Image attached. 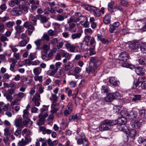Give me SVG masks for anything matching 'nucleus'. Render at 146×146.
<instances>
[{
    "label": "nucleus",
    "instance_id": "nucleus-1",
    "mask_svg": "<svg viewBox=\"0 0 146 146\" xmlns=\"http://www.w3.org/2000/svg\"><path fill=\"white\" fill-rule=\"evenodd\" d=\"M117 120H113L110 119L104 120L102 121L99 127V129L101 131L108 130L111 129V126L117 124Z\"/></svg>",
    "mask_w": 146,
    "mask_h": 146
},
{
    "label": "nucleus",
    "instance_id": "nucleus-2",
    "mask_svg": "<svg viewBox=\"0 0 146 146\" xmlns=\"http://www.w3.org/2000/svg\"><path fill=\"white\" fill-rule=\"evenodd\" d=\"M61 65L62 63L59 62H56L55 66L52 64L50 65V70H49L47 71V75L50 76H54Z\"/></svg>",
    "mask_w": 146,
    "mask_h": 146
},
{
    "label": "nucleus",
    "instance_id": "nucleus-3",
    "mask_svg": "<svg viewBox=\"0 0 146 146\" xmlns=\"http://www.w3.org/2000/svg\"><path fill=\"white\" fill-rule=\"evenodd\" d=\"M90 61L92 64L93 65L95 66L96 69L98 67L101 65L102 63L101 61L98 59L96 57H91Z\"/></svg>",
    "mask_w": 146,
    "mask_h": 146
},
{
    "label": "nucleus",
    "instance_id": "nucleus-4",
    "mask_svg": "<svg viewBox=\"0 0 146 146\" xmlns=\"http://www.w3.org/2000/svg\"><path fill=\"white\" fill-rule=\"evenodd\" d=\"M48 116V115L47 113H40L38 116L39 119L37 122V124L38 125H41L44 124L45 118Z\"/></svg>",
    "mask_w": 146,
    "mask_h": 146
},
{
    "label": "nucleus",
    "instance_id": "nucleus-5",
    "mask_svg": "<svg viewBox=\"0 0 146 146\" xmlns=\"http://www.w3.org/2000/svg\"><path fill=\"white\" fill-rule=\"evenodd\" d=\"M23 11L21 6L14 7L11 11V13L12 15L17 16L21 15Z\"/></svg>",
    "mask_w": 146,
    "mask_h": 146
},
{
    "label": "nucleus",
    "instance_id": "nucleus-6",
    "mask_svg": "<svg viewBox=\"0 0 146 146\" xmlns=\"http://www.w3.org/2000/svg\"><path fill=\"white\" fill-rule=\"evenodd\" d=\"M31 141V138L25 137V139L23 138L18 141L17 146H25V145L29 144Z\"/></svg>",
    "mask_w": 146,
    "mask_h": 146
},
{
    "label": "nucleus",
    "instance_id": "nucleus-7",
    "mask_svg": "<svg viewBox=\"0 0 146 146\" xmlns=\"http://www.w3.org/2000/svg\"><path fill=\"white\" fill-rule=\"evenodd\" d=\"M138 119L136 120H132L131 121V125L132 127L137 129L140 127L141 125V122L140 121V119L139 117H137Z\"/></svg>",
    "mask_w": 146,
    "mask_h": 146
},
{
    "label": "nucleus",
    "instance_id": "nucleus-8",
    "mask_svg": "<svg viewBox=\"0 0 146 146\" xmlns=\"http://www.w3.org/2000/svg\"><path fill=\"white\" fill-rule=\"evenodd\" d=\"M69 24V27H65V29L66 31H69L72 33L75 32L76 30L75 28V24L74 23H68Z\"/></svg>",
    "mask_w": 146,
    "mask_h": 146
},
{
    "label": "nucleus",
    "instance_id": "nucleus-9",
    "mask_svg": "<svg viewBox=\"0 0 146 146\" xmlns=\"http://www.w3.org/2000/svg\"><path fill=\"white\" fill-rule=\"evenodd\" d=\"M96 70L97 69L95 66L93 65L92 64L91 62H90L89 66L86 68V71L88 74L94 72H96Z\"/></svg>",
    "mask_w": 146,
    "mask_h": 146
},
{
    "label": "nucleus",
    "instance_id": "nucleus-10",
    "mask_svg": "<svg viewBox=\"0 0 146 146\" xmlns=\"http://www.w3.org/2000/svg\"><path fill=\"white\" fill-rule=\"evenodd\" d=\"M138 115V112L137 111L132 110L129 113V115L128 116V118L131 119L137 118Z\"/></svg>",
    "mask_w": 146,
    "mask_h": 146
},
{
    "label": "nucleus",
    "instance_id": "nucleus-11",
    "mask_svg": "<svg viewBox=\"0 0 146 146\" xmlns=\"http://www.w3.org/2000/svg\"><path fill=\"white\" fill-rule=\"evenodd\" d=\"M65 46L66 48L72 52H74L75 49V46L73 44H71L70 43L66 42L65 43Z\"/></svg>",
    "mask_w": 146,
    "mask_h": 146
},
{
    "label": "nucleus",
    "instance_id": "nucleus-12",
    "mask_svg": "<svg viewBox=\"0 0 146 146\" xmlns=\"http://www.w3.org/2000/svg\"><path fill=\"white\" fill-rule=\"evenodd\" d=\"M15 125L16 127H19L23 128V127L22 119L21 118L16 119L15 121Z\"/></svg>",
    "mask_w": 146,
    "mask_h": 146
},
{
    "label": "nucleus",
    "instance_id": "nucleus-13",
    "mask_svg": "<svg viewBox=\"0 0 146 146\" xmlns=\"http://www.w3.org/2000/svg\"><path fill=\"white\" fill-rule=\"evenodd\" d=\"M31 22H29L28 21H26L23 24V26L25 28L28 29L29 30L34 31L35 28Z\"/></svg>",
    "mask_w": 146,
    "mask_h": 146
},
{
    "label": "nucleus",
    "instance_id": "nucleus-14",
    "mask_svg": "<svg viewBox=\"0 0 146 146\" xmlns=\"http://www.w3.org/2000/svg\"><path fill=\"white\" fill-rule=\"evenodd\" d=\"M117 127L119 131L124 132L125 133L127 130V127L126 125L123 124H118L117 126Z\"/></svg>",
    "mask_w": 146,
    "mask_h": 146
},
{
    "label": "nucleus",
    "instance_id": "nucleus-15",
    "mask_svg": "<svg viewBox=\"0 0 146 146\" xmlns=\"http://www.w3.org/2000/svg\"><path fill=\"white\" fill-rule=\"evenodd\" d=\"M125 133L128 134L131 137H133L136 134V131L134 129H129L127 128Z\"/></svg>",
    "mask_w": 146,
    "mask_h": 146
},
{
    "label": "nucleus",
    "instance_id": "nucleus-16",
    "mask_svg": "<svg viewBox=\"0 0 146 146\" xmlns=\"http://www.w3.org/2000/svg\"><path fill=\"white\" fill-rule=\"evenodd\" d=\"M63 69L65 71H67L72 68L74 66V64L71 62H69L67 64L63 65Z\"/></svg>",
    "mask_w": 146,
    "mask_h": 146
},
{
    "label": "nucleus",
    "instance_id": "nucleus-17",
    "mask_svg": "<svg viewBox=\"0 0 146 146\" xmlns=\"http://www.w3.org/2000/svg\"><path fill=\"white\" fill-rule=\"evenodd\" d=\"M109 82L110 84L114 86H118L119 84V81L117 80L114 77H111L109 79Z\"/></svg>",
    "mask_w": 146,
    "mask_h": 146
},
{
    "label": "nucleus",
    "instance_id": "nucleus-18",
    "mask_svg": "<svg viewBox=\"0 0 146 146\" xmlns=\"http://www.w3.org/2000/svg\"><path fill=\"white\" fill-rule=\"evenodd\" d=\"M135 70L138 75L140 76H142L145 72L144 69L139 67L135 68Z\"/></svg>",
    "mask_w": 146,
    "mask_h": 146
},
{
    "label": "nucleus",
    "instance_id": "nucleus-19",
    "mask_svg": "<svg viewBox=\"0 0 146 146\" xmlns=\"http://www.w3.org/2000/svg\"><path fill=\"white\" fill-rule=\"evenodd\" d=\"M105 100L106 102H111L114 100L113 93H107L106 96L105 97Z\"/></svg>",
    "mask_w": 146,
    "mask_h": 146
},
{
    "label": "nucleus",
    "instance_id": "nucleus-20",
    "mask_svg": "<svg viewBox=\"0 0 146 146\" xmlns=\"http://www.w3.org/2000/svg\"><path fill=\"white\" fill-rule=\"evenodd\" d=\"M128 55L127 54L126 52H122L119 55V59L120 60L126 61L128 59Z\"/></svg>",
    "mask_w": 146,
    "mask_h": 146
},
{
    "label": "nucleus",
    "instance_id": "nucleus-21",
    "mask_svg": "<svg viewBox=\"0 0 146 146\" xmlns=\"http://www.w3.org/2000/svg\"><path fill=\"white\" fill-rule=\"evenodd\" d=\"M39 130L42 131V134L44 135L46 134H50L51 133L52 131L49 129H46L43 126H40L39 127Z\"/></svg>",
    "mask_w": 146,
    "mask_h": 146
},
{
    "label": "nucleus",
    "instance_id": "nucleus-22",
    "mask_svg": "<svg viewBox=\"0 0 146 146\" xmlns=\"http://www.w3.org/2000/svg\"><path fill=\"white\" fill-rule=\"evenodd\" d=\"M91 12L94 13V15L96 17H99L101 15L100 13V10L98 9L97 7L93 6L91 8Z\"/></svg>",
    "mask_w": 146,
    "mask_h": 146
},
{
    "label": "nucleus",
    "instance_id": "nucleus-23",
    "mask_svg": "<svg viewBox=\"0 0 146 146\" xmlns=\"http://www.w3.org/2000/svg\"><path fill=\"white\" fill-rule=\"evenodd\" d=\"M88 43L86 41H83L80 44L81 49L83 50H86L88 48Z\"/></svg>",
    "mask_w": 146,
    "mask_h": 146
},
{
    "label": "nucleus",
    "instance_id": "nucleus-24",
    "mask_svg": "<svg viewBox=\"0 0 146 146\" xmlns=\"http://www.w3.org/2000/svg\"><path fill=\"white\" fill-rule=\"evenodd\" d=\"M46 142L49 146H56L58 143V141L55 140L52 141L50 139H48L46 140Z\"/></svg>",
    "mask_w": 146,
    "mask_h": 146
},
{
    "label": "nucleus",
    "instance_id": "nucleus-25",
    "mask_svg": "<svg viewBox=\"0 0 146 146\" xmlns=\"http://www.w3.org/2000/svg\"><path fill=\"white\" fill-rule=\"evenodd\" d=\"M140 117H138L140 119L142 118H146V110L142 109L139 111Z\"/></svg>",
    "mask_w": 146,
    "mask_h": 146
},
{
    "label": "nucleus",
    "instance_id": "nucleus-26",
    "mask_svg": "<svg viewBox=\"0 0 146 146\" xmlns=\"http://www.w3.org/2000/svg\"><path fill=\"white\" fill-rule=\"evenodd\" d=\"M21 1V0H11L9 3V5L11 7H13L15 4L19 5Z\"/></svg>",
    "mask_w": 146,
    "mask_h": 146
},
{
    "label": "nucleus",
    "instance_id": "nucleus-27",
    "mask_svg": "<svg viewBox=\"0 0 146 146\" xmlns=\"http://www.w3.org/2000/svg\"><path fill=\"white\" fill-rule=\"evenodd\" d=\"M122 66L123 67L129 68L132 69L134 68V67L131 64L128 63L127 61L123 62L122 64Z\"/></svg>",
    "mask_w": 146,
    "mask_h": 146
},
{
    "label": "nucleus",
    "instance_id": "nucleus-28",
    "mask_svg": "<svg viewBox=\"0 0 146 146\" xmlns=\"http://www.w3.org/2000/svg\"><path fill=\"white\" fill-rule=\"evenodd\" d=\"M139 41H136L130 45V47L132 49H136L139 47Z\"/></svg>",
    "mask_w": 146,
    "mask_h": 146
},
{
    "label": "nucleus",
    "instance_id": "nucleus-29",
    "mask_svg": "<svg viewBox=\"0 0 146 146\" xmlns=\"http://www.w3.org/2000/svg\"><path fill=\"white\" fill-rule=\"evenodd\" d=\"M141 82H138L137 80L135 81H134L133 83V86H132V88H136L137 89H139L141 88Z\"/></svg>",
    "mask_w": 146,
    "mask_h": 146
},
{
    "label": "nucleus",
    "instance_id": "nucleus-30",
    "mask_svg": "<svg viewBox=\"0 0 146 146\" xmlns=\"http://www.w3.org/2000/svg\"><path fill=\"white\" fill-rule=\"evenodd\" d=\"M15 28L16 31V33H20L23 32V30L24 29L22 26H21L20 25L16 26L15 27Z\"/></svg>",
    "mask_w": 146,
    "mask_h": 146
},
{
    "label": "nucleus",
    "instance_id": "nucleus-31",
    "mask_svg": "<svg viewBox=\"0 0 146 146\" xmlns=\"http://www.w3.org/2000/svg\"><path fill=\"white\" fill-rule=\"evenodd\" d=\"M23 125L27 126L28 124H30L32 125L33 123V121H31L30 119H27L26 120H25L23 122Z\"/></svg>",
    "mask_w": 146,
    "mask_h": 146
},
{
    "label": "nucleus",
    "instance_id": "nucleus-32",
    "mask_svg": "<svg viewBox=\"0 0 146 146\" xmlns=\"http://www.w3.org/2000/svg\"><path fill=\"white\" fill-rule=\"evenodd\" d=\"M77 21V18L75 19L72 17H71L67 19V23H75Z\"/></svg>",
    "mask_w": 146,
    "mask_h": 146
},
{
    "label": "nucleus",
    "instance_id": "nucleus-33",
    "mask_svg": "<svg viewBox=\"0 0 146 146\" xmlns=\"http://www.w3.org/2000/svg\"><path fill=\"white\" fill-rule=\"evenodd\" d=\"M41 70L42 69L40 68H36L34 69L33 72L35 75H37L41 73Z\"/></svg>",
    "mask_w": 146,
    "mask_h": 146
},
{
    "label": "nucleus",
    "instance_id": "nucleus-34",
    "mask_svg": "<svg viewBox=\"0 0 146 146\" xmlns=\"http://www.w3.org/2000/svg\"><path fill=\"white\" fill-rule=\"evenodd\" d=\"M7 9V6L5 3H3L0 5V14H1L3 12Z\"/></svg>",
    "mask_w": 146,
    "mask_h": 146
},
{
    "label": "nucleus",
    "instance_id": "nucleus-35",
    "mask_svg": "<svg viewBox=\"0 0 146 146\" xmlns=\"http://www.w3.org/2000/svg\"><path fill=\"white\" fill-rule=\"evenodd\" d=\"M114 99H121V94L119 92H116L113 93Z\"/></svg>",
    "mask_w": 146,
    "mask_h": 146
},
{
    "label": "nucleus",
    "instance_id": "nucleus-36",
    "mask_svg": "<svg viewBox=\"0 0 146 146\" xmlns=\"http://www.w3.org/2000/svg\"><path fill=\"white\" fill-rule=\"evenodd\" d=\"M95 45L91 46L89 49L90 55H92L96 54V52L94 51L95 49Z\"/></svg>",
    "mask_w": 146,
    "mask_h": 146
},
{
    "label": "nucleus",
    "instance_id": "nucleus-37",
    "mask_svg": "<svg viewBox=\"0 0 146 146\" xmlns=\"http://www.w3.org/2000/svg\"><path fill=\"white\" fill-rule=\"evenodd\" d=\"M42 76H38V75H36L34 77V80L36 81H39V82L40 83H42Z\"/></svg>",
    "mask_w": 146,
    "mask_h": 146
},
{
    "label": "nucleus",
    "instance_id": "nucleus-38",
    "mask_svg": "<svg viewBox=\"0 0 146 146\" xmlns=\"http://www.w3.org/2000/svg\"><path fill=\"white\" fill-rule=\"evenodd\" d=\"M81 36V34L80 33H76L72 34L71 37L73 39L79 38Z\"/></svg>",
    "mask_w": 146,
    "mask_h": 146
},
{
    "label": "nucleus",
    "instance_id": "nucleus-39",
    "mask_svg": "<svg viewBox=\"0 0 146 146\" xmlns=\"http://www.w3.org/2000/svg\"><path fill=\"white\" fill-rule=\"evenodd\" d=\"M120 114L123 117H126L128 118V116L129 115V113L125 111L121 110L120 112Z\"/></svg>",
    "mask_w": 146,
    "mask_h": 146
},
{
    "label": "nucleus",
    "instance_id": "nucleus-40",
    "mask_svg": "<svg viewBox=\"0 0 146 146\" xmlns=\"http://www.w3.org/2000/svg\"><path fill=\"white\" fill-rule=\"evenodd\" d=\"M29 116V111L27 110H23V117L24 119H27L28 118Z\"/></svg>",
    "mask_w": 146,
    "mask_h": 146
},
{
    "label": "nucleus",
    "instance_id": "nucleus-41",
    "mask_svg": "<svg viewBox=\"0 0 146 146\" xmlns=\"http://www.w3.org/2000/svg\"><path fill=\"white\" fill-rule=\"evenodd\" d=\"M69 120L70 121H73L76 119H78V114H76L75 115L70 116L69 117Z\"/></svg>",
    "mask_w": 146,
    "mask_h": 146
},
{
    "label": "nucleus",
    "instance_id": "nucleus-42",
    "mask_svg": "<svg viewBox=\"0 0 146 146\" xmlns=\"http://www.w3.org/2000/svg\"><path fill=\"white\" fill-rule=\"evenodd\" d=\"M15 24V23L14 21H9L7 22L6 24L7 27L9 28L12 27Z\"/></svg>",
    "mask_w": 146,
    "mask_h": 146
},
{
    "label": "nucleus",
    "instance_id": "nucleus-43",
    "mask_svg": "<svg viewBox=\"0 0 146 146\" xmlns=\"http://www.w3.org/2000/svg\"><path fill=\"white\" fill-rule=\"evenodd\" d=\"M65 19L64 16L61 15H57L56 17V20L59 21H63Z\"/></svg>",
    "mask_w": 146,
    "mask_h": 146
},
{
    "label": "nucleus",
    "instance_id": "nucleus-44",
    "mask_svg": "<svg viewBox=\"0 0 146 146\" xmlns=\"http://www.w3.org/2000/svg\"><path fill=\"white\" fill-rule=\"evenodd\" d=\"M4 96L6 97V98L7 100L11 102L13 100V98L11 95H9L7 93V92L4 94Z\"/></svg>",
    "mask_w": 146,
    "mask_h": 146
},
{
    "label": "nucleus",
    "instance_id": "nucleus-45",
    "mask_svg": "<svg viewBox=\"0 0 146 146\" xmlns=\"http://www.w3.org/2000/svg\"><path fill=\"white\" fill-rule=\"evenodd\" d=\"M41 41V39H38L35 42V43L36 46V49H40Z\"/></svg>",
    "mask_w": 146,
    "mask_h": 146
},
{
    "label": "nucleus",
    "instance_id": "nucleus-46",
    "mask_svg": "<svg viewBox=\"0 0 146 146\" xmlns=\"http://www.w3.org/2000/svg\"><path fill=\"white\" fill-rule=\"evenodd\" d=\"M22 129L21 128H17L14 134L17 137H18L21 133Z\"/></svg>",
    "mask_w": 146,
    "mask_h": 146
},
{
    "label": "nucleus",
    "instance_id": "nucleus-47",
    "mask_svg": "<svg viewBox=\"0 0 146 146\" xmlns=\"http://www.w3.org/2000/svg\"><path fill=\"white\" fill-rule=\"evenodd\" d=\"M141 96L140 95H135L134 97L132 99L133 102H135L141 99Z\"/></svg>",
    "mask_w": 146,
    "mask_h": 146
},
{
    "label": "nucleus",
    "instance_id": "nucleus-48",
    "mask_svg": "<svg viewBox=\"0 0 146 146\" xmlns=\"http://www.w3.org/2000/svg\"><path fill=\"white\" fill-rule=\"evenodd\" d=\"M27 43V41L26 39H24L19 42V44L21 46H25Z\"/></svg>",
    "mask_w": 146,
    "mask_h": 146
},
{
    "label": "nucleus",
    "instance_id": "nucleus-49",
    "mask_svg": "<svg viewBox=\"0 0 146 146\" xmlns=\"http://www.w3.org/2000/svg\"><path fill=\"white\" fill-rule=\"evenodd\" d=\"M101 90L102 92L104 93H107L109 91V89L106 86H102Z\"/></svg>",
    "mask_w": 146,
    "mask_h": 146
},
{
    "label": "nucleus",
    "instance_id": "nucleus-50",
    "mask_svg": "<svg viewBox=\"0 0 146 146\" xmlns=\"http://www.w3.org/2000/svg\"><path fill=\"white\" fill-rule=\"evenodd\" d=\"M114 4L113 2H111L109 3L108 5V9L109 11H111L112 9H113V5ZM113 11H114L113 10Z\"/></svg>",
    "mask_w": 146,
    "mask_h": 146
},
{
    "label": "nucleus",
    "instance_id": "nucleus-51",
    "mask_svg": "<svg viewBox=\"0 0 146 146\" xmlns=\"http://www.w3.org/2000/svg\"><path fill=\"white\" fill-rule=\"evenodd\" d=\"M88 19L85 16L81 17L80 18H77L78 21L81 20L80 23L81 24H82V22H84L85 21H86Z\"/></svg>",
    "mask_w": 146,
    "mask_h": 146
},
{
    "label": "nucleus",
    "instance_id": "nucleus-52",
    "mask_svg": "<svg viewBox=\"0 0 146 146\" xmlns=\"http://www.w3.org/2000/svg\"><path fill=\"white\" fill-rule=\"evenodd\" d=\"M66 110H68L72 112L73 110L72 104V103L69 102L68 103L67 107Z\"/></svg>",
    "mask_w": 146,
    "mask_h": 146
},
{
    "label": "nucleus",
    "instance_id": "nucleus-53",
    "mask_svg": "<svg viewBox=\"0 0 146 146\" xmlns=\"http://www.w3.org/2000/svg\"><path fill=\"white\" fill-rule=\"evenodd\" d=\"M48 35L51 36H53L56 35V32L50 29L48 31Z\"/></svg>",
    "mask_w": 146,
    "mask_h": 146
},
{
    "label": "nucleus",
    "instance_id": "nucleus-54",
    "mask_svg": "<svg viewBox=\"0 0 146 146\" xmlns=\"http://www.w3.org/2000/svg\"><path fill=\"white\" fill-rule=\"evenodd\" d=\"M121 108L119 106H114L113 108V111L115 113H117L119 112V111L121 110Z\"/></svg>",
    "mask_w": 146,
    "mask_h": 146
},
{
    "label": "nucleus",
    "instance_id": "nucleus-55",
    "mask_svg": "<svg viewBox=\"0 0 146 146\" xmlns=\"http://www.w3.org/2000/svg\"><path fill=\"white\" fill-rule=\"evenodd\" d=\"M15 46H13L12 45H10L9 46V47L11 48L12 52H13L14 53H17V52L18 51V49L17 48L15 47Z\"/></svg>",
    "mask_w": 146,
    "mask_h": 146
},
{
    "label": "nucleus",
    "instance_id": "nucleus-56",
    "mask_svg": "<svg viewBox=\"0 0 146 146\" xmlns=\"http://www.w3.org/2000/svg\"><path fill=\"white\" fill-rule=\"evenodd\" d=\"M120 3L123 6H127L128 4V2L127 0H121Z\"/></svg>",
    "mask_w": 146,
    "mask_h": 146
},
{
    "label": "nucleus",
    "instance_id": "nucleus-57",
    "mask_svg": "<svg viewBox=\"0 0 146 146\" xmlns=\"http://www.w3.org/2000/svg\"><path fill=\"white\" fill-rule=\"evenodd\" d=\"M4 135L7 136L11 135V133L9 131V128H6L4 129Z\"/></svg>",
    "mask_w": 146,
    "mask_h": 146
},
{
    "label": "nucleus",
    "instance_id": "nucleus-58",
    "mask_svg": "<svg viewBox=\"0 0 146 146\" xmlns=\"http://www.w3.org/2000/svg\"><path fill=\"white\" fill-rule=\"evenodd\" d=\"M40 95L38 93H36L35 95L33 97L32 99V100H40Z\"/></svg>",
    "mask_w": 146,
    "mask_h": 146
},
{
    "label": "nucleus",
    "instance_id": "nucleus-59",
    "mask_svg": "<svg viewBox=\"0 0 146 146\" xmlns=\"http://www.w3.org/2000/svg\"><path fill=\"white\" fill-rule=\"evenodd\" d=\"M21 100V99H18L17 98H16L15 100L13 102H12L11 104V106H14L15 104H16L17 105H19V103H17V102L18 101H20Z\"/></svg>",
    "mask_w": 146,
    "mask_h": 146
},
{
    "label": "nucleus",
    "instance_id": "nucleus-60",
    "mask_svg": "<svg viewBox=\"0 0 146 146\" xmlns=\"http://www.w3.org/2000/svg\"><path fill=\"white\" fill-rule=\"evenodd\" d=\"M139 64L142 65H145L146 62V60L144 58H140L139 60Z\"/></svg>",
    "mask_w": 146,
    "mask_h": 146
},
{
    "label": "nucleus",
    "instance_id": "nucleus-61",
    "mask_svg": "<svg viewBox=\"0 0 146 146\" xmlns=\"http://www.w3.org/2000/svg\"><path fill=\"white\" fill-rule=\"evenodd\" d=\"M49 2L48 4L49 5V6L50 7H52L54 6L55 5V1L56 0H48Z\"/></svg>",
    "mask_w": 146,
    "mask_h": 146
},
{
    "label": "nucleus",
    "instance_id": "nucleus-62",
    "mask_svg": "<svg viewBox=\"0 0 146 146\" xmlns=\"http://www.w3.org/2000/svg\"><path fill=\"white\" fill-rule=\"evenodd\" d=\"M16 96H17L19 98H23L26 96L25 94L22 92H19L17 94L15 95ZM20 99V98H19Z\"/></svg>",
    "mask_w": 146,
    "mask_h": 146
},
{
    "label": "nucleus",
    "instance_id": "nucleus-63",
    "mask_svg": "<svg viewBox=\"0 0 146 146\" xmlns=\"http://www.w3.org/2000/svg\"><path fill=\"white\" fill-rule=\"evenodd\" d=\"M116 29L112 24L110 25L109 29V32L111 33H113Z\"/></svg>",
    "mask_w": 146,
    "mask_h": 146
},
{
    "label": "nucleus",
    "instance_id": "nucleus-64",
    "mask_svg": "<svg viewBox=\"0 0 146 146\" xmlns=\"http://www.w3.org/2000/svg\"><path fill=\"white\" fill-rule=\"evenodd\" d=\"M43 11L44 14H48L50 12V8L49 7H46Z\"/></svg>",
    "mask_w": 146,
    "mask_h": 146
}]
</instances>
